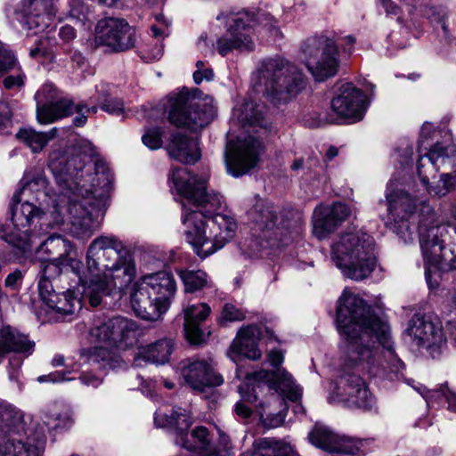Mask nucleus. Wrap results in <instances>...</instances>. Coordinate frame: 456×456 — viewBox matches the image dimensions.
<instances>
[{"instance_id": "f257e3e1", "label": "nucleus", "mask_w": 456, "mask_h": 456, "mask_svg": "<svg viewBox=\"0 0 456 456\" xmlns=\"http://www.w3.org/2000/svg\"><path fill=\"white\" fill-rule=\"evenodd\" d=\"M336 316L345 343L338 395L350 407L370 409L374 399L362 375L399 379L404 363L395 354L389 325L362 297L345 290Z\"/></svg>"}, {"instance_id": "f03ea898", "label": "nucleus", "mask_w": 456, "mask_h": 456, "mask_svg": "<svg viewBox=\"0 0 456 456\" xmlns=\"http://www.w3.org/2000/svg\"><path fill=\"white\" fill-rule=\"evenodd\" d=\"M72 273L89 297L91 305L97 306L102 296L114 289H123L136 274L134 260L127 246L116 236H99L88 246L86 269L79 259L65 256L39 263L37 276L53 280L54 283L66 281Z\"/></svg>"}, {"instance_id": "7ed1b4c3", "label": "nucleus", "mask_w": 456, "mask_h": 456, "mask_svg": "<svg viewBox=\"0 0 456 456\" xmlns=\"http://www.w3.org/2000/svg\"><path fill=\"white\" fill-rule=\"evenodd\" d=\"M172 181L177 193L200 210L183 215L185 240L202 259L223 248L235 235L233 217L221 214L224 197L207 190V179L192 175L185 167L174 168Z\"/></svg>"}, {"instance_id": "20e7f679", "label": "nucleus", "mask_w": 456, "mask_h": 456, "mask_svg": "<svg viewBox=\"0 0 456 456\" xmlns=\"http://www.w3.org/2000/svg\"><path fill=\"white\" fill-rule=\"evenodd\" d=\"M88 151L92 153L90 143ZM86 158L85 151L83 156L52 159L49 164L62 188L61 193L69 198L67 211L72 218V232L80 238L91 236L93 217L106 211L113 180L110 170L102 163H95L92 172Z\"/></svg>"}, {"instance_id": "39448f33", "label": "nucleus", "mask_w": 456, "mask_h": 456, "mask_svg": "<svg viewBox=\"0 0 456 456\" xmlns=\"http://www.w3.org/2000/svg\"><path fill=\"white\" fill-rule=\"evenodd\" d=\"M375 241L362 232H346L331 248V259L342 274L360 281L368 278L377 265Z\"/></svg>"}, {"instance_id": "423d86ee", "label": "nucleus", "mask_w": 456, "mask_h": 456, "mask_svg": "<svg viewBox=\"0 0 456 456\" xmlns=\"http://www.w3.org/2000/svg\"><path fill=\"white\" fill-rule=\"evenodd\" d=\"M12 201L11 224L0 225V237L22 253L30 250L36 244V239L39 237V232L30 229L35 219L38 220L40 230H43V226L53 227L64 221L62 207L59 204L54 206V211L52 213L54 219L53 224H50L46 223L47 214L42 212L34 202L29 201L28 198L21 199V201L12 199Z\"/></svg>"}, {"instance_id": "0eeeda50", "label": "nucleus", "mask_w": 456, "mask_h": 456, "mask_svg": "<svg viewBox=\"0 0 456 456\" xmlns=\"http://www.w3.org/2000/svg\"><path fill=\"white\" fill-rule=\"evenodd\" d=\"M176 293V282L170 273L162 271L144 275L134 283L130 293L136 316L158 321L169 309Z\"/></svg>"}, {"instance_id": "6e6552de", "label": "nucleus", "mask_w": 456, "mask_h": 456, "mask_svg": "<svg viewBox=\"0 0 456 456\" xmlns=\"http://www.w3.org/2000/svg\"><path fill=\"white\" fill-rule=\"evenodd\" d=\"M167 119L176 127L198 131L207 126L216 116V107L210 96L202 97L198 89H183L169 98Z\"/></svg>"}, {"instance_id": "1a4fd4ad", "label": "nucleus", "mask_w": 456, "mask_h": 456, "mask_svg": "<svg viewBox=\"0 0 456 456\" xmlns=\"http://www.w3.org/2000/svg\"><path fill=\"white\" fill-rule=\"evenodd\" d=\"M259 73L261 79H264L265 94L273 104L288 102L305 85L301 70L285 59L265 60Z\"/></svg>"}, {"instance_id": "9d476101", "label": "nucleus", "mask_w": 456, "mask_h": 456, "mask_svg": "<svg viewBox=\"0 0 456 456\" xmlns=\"http://www.w3.org/2000/svg\"><path fill=\"white\" fill-rule=\"evenodd\" d=\"M217 20L225 19L226 32L216 39V50L222 56H225L233 50L253 51L254 42L251 37L252 28L257 21L270 30L276 29L273 16L265 12H258L256 17L248 12L220 13Z\"/></svg>"}, {"instance_id": "9b49d317", "label": "nucleus", "mask_w": 456, "mask_h": 456, "mask_svg": "<svg viewBox=\"0 0 456 456\" xmlns=\"http://www.w3.org/2000/svg\"><path fill=\"white\" fill-rule=\"evenodd\" d=\"M246 380V389L243 386L239 387V392L243 400L250 403L256 402L258 399L256 389L261 388L262 386H267L282 396L281 401L287 398L290 402L296 403L293 407L296 414L305 412L302 404L297 403L302 397V388L295 383L292 376L285 369L278 368L274 371L261 370L248 373Z\"/></svg>"}, {"instance_id": "f8f14e48", "label": "nucleus", "mask_w": 456, "mask_h": 456, "mask_svg": "<svg viewBox=\"0 0 456 456\" xmlns=\"http://www.w3.org/2000/svg\"><path fill=\"white\" fill-rule=\"evenodd\" d=\"M338 40L335 33L327 32L310 37L304 41L301 50L305 65L316 80L323 81L338 73Z\"/></svg>"}, {"instance_id": "ddd939ff", "label": "nucleus", "mask_w": 456, "mask_h": 456, "mask_svg": "<svg viewBox=\"0 0 456 456\" xmlns=\"http://www.w3.org/2000/svg\"><path fill=\"white\" fill-rule=\"evenodd\" d=\"M449 162L450 158L446 148L440 143H436L427 153L419 158L417 171L421 182L428 186L429 179L436 177L439 169ZM455 183L456 175L443 174L436 186L427 188L429 193L443 197L453 189Z\"/></svg>"}, {"instance_id": "4468645a", "label": "nucleus", "mask_w": 456, "mask_h": 456, "mask_svg": "<svg viewBox=\"0 0 456 456\" xmlns=\"http://www.w3.org/2000/svg\"><path fill=\"white\" fill-rule=\"evenodd\" d=\"M95 44L103 45L113 53L125 52L135 46L136 30L124 19L108 17L98 21L95 28Z\"/></svg>"}, {"instance_id": "2eb2a0df", "label": "nucleus", "mask_w": 456, "mask_h": 456, "mask_svg": "<svg viewBox=\"0 0 456 456\" xmlns=\"http://www.w3.org/2000/svg\"><path fill=\"white\" fill-rule=\"evenodd\" d=\"M37 289L41 301L49 310L66 317L77 314L82 309L81 297L73 289L60 286L53 280L37 276Z\"/></svg>"}, {"instance_id": "dca6fc26", "label": "nucleus", "mask_w": 456, "mask_h": 456, "mask_svg": "<svg viewBox=\"0 0 456 456\" xmlns=\"http://www.w3.org/2000/svg\"><path fill=\"white\" fill-rule=\"evenodd\" d=\"M35 343L28 336L9 325L0 328V363L7 354L9 359L8 373L11 380H17L24 358L30 355Z\"/></svg>"}, {"instance_id": "f3484780", "label": "nucleus", "mask_w": 456, "mask_h": 456, "mask_svg": "<svg viewBox=\"0 0 456 456\" xmlns=\"http://www.w3.org/2000/svg\"><path fill=\"white\" fill-rule=\"evenodd\" d=\"M262 150V142L251 135L236 143L229 142L224 152L227 172L234 177L247 174L258 162Z\"/></svg>"}, {"instance_id": "a211bd4d", "label": "nucleus", "mask_w": 456, "mask_h": 456, "mask_svg": "<svg viewBox=\"0 0 456 456\" xmlns=\"http://www.w3.org/2000/svg\"><path fill=\"white\" fill-rule=\"evenodd\" d=\"M37 101V118L41 124L53 123L82 110L83 105L75 103L67 98L56 100V88L53 84H45L35 94Z\"/></svg>"}, {"instance_id": "6ab92c4d", "label": "nucleus", "mask_w": 456, "mask_h": 456, "mask_svg": "<svg viewBox=\"0 0 456 456\" xmlns=\"http://www.w3.org/2000/svg\"><path fill=\"white\" fill-rule=\"evenodd\" d=\"M45 445V428L34 423L27 437H6L0 441V456H41Z\"/></svg>"}, {"instance_id": "aec40b11", "label": "nucleus", "mask_w": 456, "mask_h": 456, "mask_svg": "<svg viewBox=\"0 0 456 456\" xmlns=\"http://www.w3.org/2000/svg\"><path fill=\"white\" fill-rule=\"evenodd\" d=\"M55 15V0H23L20 24L28 35L45 31Z\"/></svg>"}, {"instance_id": "412c9836", "label": "nucleus", "mask_w": 456, "mask_h": 456, "mask_svg": "<svg viewBox=\"0 0 456 456\" xmlns=\"http://www.w3.org/2000/svg\"><path fill=\"white\" fill-rule=\"evenodd\" d=\"M386 200L387 205V219L398 227L409 229V221L414 216L417 200L401 188L395 187L391 180L387 186Z\"/></svg>"}, {"instance_id": "4be33fe9", "label": "nucleus", "mask_w": 456, "mask_h": 456, "mask_svg": "<svg viewBox=\"0 0 456 456\" xmlns=\"http://www.w3.org/2000/svg\"><path fill=\"white\" fill-rule=\"evenodd\" d=\"M406 332L418 346H440L445 341L441 323L421 314H415L411 317Z\"/></svg>"}, {"instance_id": "5701e85b", "label": "nucleus", "mask_w": 456, "mask_h": 456, "mask_svg": "<svg viewBox=\"0 0 456 456\" xmlns=\"http://www.w3.org/2000/svg\"><path fill=\"white\" fill-rule=\"evenodd\" d=\"M364 96L352 84L340 87V93L331 100V110L338 117L356 122L363 118Z\"/></svg>"}, {"instance_id": "b1692460", "label": "nucleus", "mask_w": 456, "mask_h": 456, "mask_svg": "<svg viewBox=\"0 0 456 456\" xmlns=\"http://www.w3.org/2000/svg\"><path fill=\"white\" fill-rule=\"evenodd\" d=\"M351 215L350 208L341 202L330 207H317L314 213L313 231L316 237L323 239L332 232Z\"/></svg>"}, {"instance_id": "393cba45", "label": "nucleus", "mask_w": 456, "mask_h": 456, "mask_svg": "<svg viewBox=\"0 0 456 456\" xmlns=\"http://www.w3.org/2000/svg\"><path fill=\"white\" fill-rule=\"evenodd\" d=\"M182 375L186 383L194 390L204 392L208 387L223 384V377L213 370L207 360H195L184 364Z\"/></svg>"}, {"instance_id": "a878e982", "label": "nucleus", "mask_w": 456, "mask_h": 456, "mask_svg": "<svg viewBox=\"0 0 456 456\" xmlns=\"http://www.w3.org/2000/svg\"><path fill=\"white\" fill-rule=\"evenodd\" d=\"M39 421L26 416L17 407L4 403L0 408V434L7 437H27L34 423Z\"/></svg>"}, {"instance_id": "bb28decb", "label": "nucleus", "mask_w": 456, "mask_h": 456, "mask_svg": "<svg viewBox=\"0 0 456 456\" xmlns=\"http://www.w3.org/2000/svg\"><path fill=\"white\" fill-rule=\"evenodd\" d=\"M261 338V329L256 325H248L241 328L236 338L232 342L228 350V356L234 362L240 356L250 360H257L261 357L258 348V340Z\"/></svg>"}, {"instance_id": "cd10ccee", "label": "nucleus", "mask_w": 456, "mask_h": 456, "mask_svg": "<svg viewBox=\"0 0 456 456\" xmlns=\"http://www.w3.org/2000/svg\"><path fill=\"white\" fill-rule=\"evenodd\" d=\"M311 443L323 451L344 454H354L358 444L346 436H339L326 427L316 426L309 434Z\"/></svg>"}, {"instance_id": "c85d7f7f", "label": "nucleus", "mask_w": 456, "mask_h": 456, "mask_svg": "<svg viewBox=\"0 0 456 456\" xmlns=\"http://www.w3.org/2000/svg\"><path fill=\"white\" fill-rule=\"evenodd\" d=\"M248 221L256 232H269L278 227L280 211L273 203L258 199L252 208L248 211Z\"/></svg>"}, {"instance_id": "c756f323", "label": "nucleus", "mask_w": 456, "mask_h": 456, "mask_svg": "<svg viewBox=\"0 0 456 456\" xmlns=\"http://www.w3.org/2000/svg\"><path fill=\"white\" fill-rule=\"evenodd\" d=\"M167 149L171 158L184 164H194L201 158L199 140L181 133L171 135Z\"/></svg>"}, {"instance_id": "7c9ffc66", "label": "nucleus", "mask_w": 456, "mask_h": 456, "mask_svg": "<svg viewBox=\"0 0 456 456\" xmlns=\"http://www.w3.org/2000/svg\"><path fill=\"white\" fill-rule=\"evenodd\" d=\"M177 444L183 448L195 452L198 456H224L211 445L208 430L202 426L197 427L191 432H186L180 438H175Z\"/></svg>"}, {"instance_id": "2f4dec72", "label": "nucleus", "mask_w": 456, "mask_h": 456, "mask_svg": "<svg viewBox=\"0 0 456 456\" xmlns=\"http://www.w3.org/2000/svg\"><path fill=\"white\" fill-rule=\"evenodd\" d=\"M266 107L251 100H244L233 109V116L238 118L244 128L257 127L267 129L269 122L265 117Z\"/></svg>"}, {"instance_id": "473e14b6", "label": "nucleus", "mask_w": 456, "mask_h": 456, "mask_svg": "<svg viewBox=\"0 0 456 456\" xmlns=\"http://www.w3.org/2000/svg\"><path fill=\"white\" fill-rule=\"evenodd\" d=\"M184 331L188 341L191 344H200L203 338V332L200 327L210 313V307L204 303L191 305L184 308Z\"/></svg>"}, {"instance_id": "72a5a7b5", "label": "nucleus", "mask_w": 456, "mask_h": 456, "mask_svg": "<svg viewBox=\"0 0 456 456\" xmlns=\"http://www.w3.org/2000/svg\"><path fill=\"white\" fill-rule=\"evenodd\" d=\"M17 69L15 75H10L4 77L3 85L5 89L21 88L24 86L25 74L19 66L14 54L4 48L0 42V76Z\"/></svg>"}, {"instance_id": "f704fd0d", "label": "nucleus", "mask_w": 456, "mask_h": 456, "mask_svg": "<svg viewBox=\"0 0 456 456\" xmlns=\"http://www.w3.org/2000/svg\"><path fill=\"white\" fill-rule=\"evenodd\" d=\"M173 349L174 342L171 338H161L141 347L136 358L151 363L164 364L169 360Z\"/></svg>"}, {"instance_id": "c9c22d12", "label": "nucleus", "mask_w": 456, "mask_h": 456, "mask_svg": "<svg viewBox=\"0 0 456 456\" xmlns=\"http://www.w3.org/2000/svg\"><path fill=\"white\" fill-rule=\"evenodd\" d=\"M110 322L113 337L112 346L119 347L122 344H132L137 331L135 322L122 316L110 318Z\"/></svg>"}, {"instance_id": "e433bc0d", "label": "nucleus", "mask_w": 456, "mask_h": 456, "mask_svg": "<svg viewBox=\"0 0 456 456\" xmlns=\"http://www.w3.org/2000/svg\"><path fill=\"white\" fill-rule=\"evenodd\" d=\"M69 243L67 240L62 238L61 235H51L43 242H41L37 248V253L41 255L45 260L39 261L37 265L39 266L40 262L52 261V256L58 255L59 256H65L68 252Z\"/></svg>"}, {"instance_id": "4c0bfd02", "label": "nucleus", "mask_w": 456, "mask_h": 456, "mask_svg": "<svg viewBox=\"0 0 456 456\" xmlns=\"http://www.w3.org/2000/svg\"><path fill=\"white\" fill-rule=\"evenodd\" d=\"M93 102L104 111L110 114H120L124 110V102L121 99L110 97V85L104 82L96 86V94L91 98Z\"/></svg>"}, {"instance_id": "58836bf2", "label": "nucleus", "mask_w": 456, "mask_h": 456, "mask_svg": "<svg viewBox=\"0 0 456 456\" xmlns=\"http://www.w3.org/2000/svg\"><path fill=\"white\" fill-rule=\"evenodd\" d=\"M57 128H53L49 133H38L31 129H20L16 136L23 141L33 151H40L49 140L56 135Z\"/></svg>"}, {"instance_id": "ea45409f", "label": "nucleus", "mask_w": 456, "mask_h": 456, "mask_svg": "<svg viewBox=\"0 0 456 456\" xmlns=\"http://www.w3.org/2000/svg\"><path fill=\"white\" fill-rule=\"evenodd\" d=\"M80 359L83 360L84 363L87 362L90 365L95 366L96 370H104L107 366L109 368H114L113 361L110 357V353L108 349L103 346H94L88 350H83Z\"/></svg>"}, {"instance_id": "a19ab883", "label": "nucleus", "mask_w": 456, "mask_h": 456, "mask_svg": "<svg viewBox=\"0 0 456 456\" xmlns=\"http://www.w3.org/2000/svg\"><path fill=\"white\" fill-rule=\"evenodd\" d=\"M256 449L251 456H290V448L273 438H263L256 442Z\"/></svg>"}, {"instance_id": "79ce46f5", "label": "nucleus", "mask_w": 456, "mask_h": 456, "mask_svg": "<svg viewBox=\"0 0 456 456\" xmlns=\"http://www.w3.org/2000/svg\"><path fill=\"white\" fill-rule=\"evenodd\" d=\"M24 184L19 190V191L15 192L12 196V200L18 201H21V199L28 198L29 201L33 200L31 197L33 194H36V200H38L39 195H45V190L46 188V180L45 177L38 175L30 180L24 179Z\"/></svg>"}, {"instance_id": "37998d69", "label": "nucleus", "mask_w": 456, "mask_h": 456, "mask_svg": "<svg viewBox=\"0 0 456 456\" xmlns=\"http://www.w3.org/2000/svg\"><path fill=\"white\" fill-rule=\"evenodd\" d=\"M39 420L40 426L45 428V438L46 432L52 430H63L69 428L73 423L72 418L69 412L62 413H45Z\"/></svg>"}, {"instance_id": "c03bdc74", "label": "nucleus", "mask_w": 456, "mask_h": 456, "mask_svg": "<svg viewBox=\"0 0 456 456\" xmlns=\"http://www.w3.org/2000/svg\"><path fill=\"white\" fill-rule=\"evenodd\" d=\"M166 422L162 424L165 427L174 428L175 430V438H180L184 436L188 431L191 422V417L185 410L179 408L178 410H172L169 415L165 414Z\"/></svg>"}, {"instance_id": "a18cd8bd", "label": "nucleus", "mask_w": 456, "mask_h": 456, "mask_svg": "<svg viewBox=\"0 0 456 456\" xmlns=\"http://www.w3.org/2000/svg\"><path fill=\"white\" fill-rule=\"evenodd\" d=\"M186 292L201 289L208 283L207 273L202 270H180L178 273Z\"/></svg>"}, {"instance_id": "49530a36", "label": "nucleus", "mask_w": 456, "mask_h": 456, "mask_svg": "<svg viewBox=\"0 0 456 456\" xmlns=\"http://www.w3.org/2000/svg\"><path fill=\"white\" fill-rule=\"evenodd\" d=\"M418 391L425 398L428 405L434 403V400L443 396L448 403V409L456 412V393L449 389L446 384L438 390H427L426 387L422 389L419 387Z\"/></svg>"}, {"instance_id": "de8ad7c7", "label": "nucleus", "mask_w": 456, "mask_h": 456, "mask_svg": "<svg viewBox=\"0 0 456 456\" xmlns=\"http://www.w3.org/2000/svg\"><path fill=\"white\" fill-rule=\"evenodd\" d=\"M90 337L94 342L105 343L112 346L113 337L110 319L95 323L90 330Z\"/></svg>"}, {"instance_id": "09e8293b", "label": "nucleus", "mask_w": 456, "mask_h": 456, "mask_svg": "<svg viewBox=\"0 0 456 456\" xmlns=\"http://www.w3.org/2000/svg\"><path fill=\"white\" fill-rule=\"evenodd\" d=\"M162 134L163 132L159 127L149 128L142 135V141L151 150H157L162 147Z\"/></svg>"}, {"instance_id": "8fccbe9b", "label": "nucleus", "mask_w": 456, "mask_h": 456, "mask_svg": "<svg viewBox=\"0 0 456 456\" xmlns=\"http://www.w3.org/2000/svg\"><path fill=\"white\" fill-rule=\"evenodd\" d=\"M69 15L79 21H86L91 20V14L88 6H86L82 0H70Z\"/></svg>"}, {"instance_id": "3c124183", "label": "nucleus", "mask_w": 456, "mask_h": 456, "mask_svg": "<svg viewBox=\"0 0 456 456\" xmlns=\"http://www.w3.org/2000/svg\"><path fill=\"white\" fill-rule=\"evenodd\" d=\"M259 407L262 410H259L260 419L262 420L264 426L267 428H273L281 425L284 421V414L282 411H280L274 414H269L264 409V404L260 403Z\"/></svg>"}, {"instance_id": "603ef678", "label": "nucleus", "mask_w": 456, "mask_h": 456, "mask_svg": "<svg viewBox=\"0 0 456 456\" xmlns=\"http://www.w3.org/2000/svg\"><path fill=\"white\" fill-rule=\"evenodd\" d=\"M222 317L228 322L242 321L245 318L244 313L232 304H226L222 311Z\"/></svg>"}, {"instance_id": "864d4df0", "label": "nucleus", "mask_w": 456, "mask_h": 456, "mask_svg": "<svg viewBox=\"0 0 456 456\" xmlns=\"http://www.w3.org/2000/svg\"><path fill=\"white\" fill-rule=\"evenodd\" d=\"M336 37L338 40V48L340 47L342 52L346 55H351L354 50V45L356 39L354 36H346L344 37H340L336 34Z\"/></svg>"}, {"instance_id": "5fc2aeb1", "label": "nucleus", "mask_w": 456, "mask_h": 456, "mask_svg": "<svg viewBox=\"0 0 456 456\" xmlns=\"http://www.w3.org/2000/svg\"><path fill=\"white\" fill-rule=\"evenodd\" d=\"M79 379L84 385L93 387H99L102 382V377L100 374H94L91 371H84Z\"/></svg>"}, {"instance_id": "6e6d98bb", "label": "nucleus", "mask_w": 456, "mask_h": 456, "mask_svg": "<svg viewBox=\"0 0 456 456\" xmlns=\"http://www.w3.org/2000/svg\"><path fill=\"white\" fill-rule=\"evenodd\" d=\"M23 280V273L20 270H15L14 272L9 273L4 281V285L7 288L12 289H15L21 283Z\"/></svg>"}, {"instance_id": "4d7b16f0", "label": "nucleus", "mask_w": 456, "mask_h": 456, "mask_svg": "<svg viewBox=\"0 0 456 456\" xmlns=\"http://www.w3.org/2000/svg\"><path fill=\"white\" fill-rule=\"evenodd\" d=\"M71 379L65 377V372L63 371H54L52 373H49L47 375H42L37 378V380L40 383L43 382H61L64 380H70Z\"/></svg>"}, {"instance_id": "13d9d810", "label": "nucleus", "mask_w": 456, "mask_h": 456, "mask_svg": "<svg viewBox=\"0 0 456 456\" xmlns=\"http://www.w3.org/2000/svg\"><path fill=\"white\" fill-rule=\"evenodd\" d=\"M214 77V72L210 68H205L202 70H195L193 80L196 84H200L203 80L210 81Z\"/></svg>"}, {"instance_id": "bf43d9fd", "label": "nucleus", "mask_w": 456, "mask_h": 456, "mask_svg": "<svg viewBox=\"0 0 456 456\" xmlns=\"http://www.w3.org/2000/svg\"><path fill=\"white\" fill-rule=\"evenodd\" d=\"M234 412L237 417L247 420L252 415V410L242 402H238L234 407Z\"/></svg>"}, {"instance_id": "052dcab7", "label": "nucleus", "mask_w": 456, "mask_h": 456, "mask_svg": "<svg viewBox=\"0 0 456 456\" xmlns=\"http://www.w3.org/2000/svg\"><path fill=\"white\" fill-rule=\"evenodd\" d=\"M59 37L64 42H69L76 37V30L70 25H64L60 28Z\"/></svg>"}, {"instance_id": "680f3d73", "label": "nucleus", "mask_w": 456, "mask_h": 456, "mask_svg": "<svg viewBox=\"0 0 456 456\" xmlns=\"http://www.w3.org/2000/svg\"><path fill=\"white\" fill-rule=\"evenodd\" d=\"M268 361L270 364L273 367L280 366L284 360V355L280 350H272L268 353Z\"/></svg>"}, {"instance_id": "e2e57ef3", "label": "nucleus", "mask_w": 456, "mask_h": 456, "mask_svg": "<svg viewBox=\"0 0 456 456\" xmlns=\"http://www.w3.org/2000/svg\"><path fill=\"white\" fill-rule=\"evenodd\" d=\"M383 8L387 14L395 15L398 13L399 7L395 4L391 0H380Z\"/></svg>"}, {"instance_id": "0e129e2a", "label": "nucleus", "mask_w": 456, "mask_h": 456, "mask_svg": "<svg viewBox=\"0 0 456 456\" xmlns=\"http://www.w3.org/2000/svg\"><path fill=\"white\" fill-rule=\"evenodd\" d=\"M445 330L456 342V319H449L445 322Z\"/></svg>"}, {"instance_id": "69168bd1", "label": "nucleus", "mask_w": 456, "mask_h": 456, "mask_svg": "<svg viewBox=\"0 0 456 456\" xmlns=\"http://www.w3.org/2000/svg\"><path fill=\"white\" fill-rule=\"evenodd\" d=\"M74 112H77V110H75ZM81 111L78 112V116H77L74 119H73V123L76 126H83L86 121H87V117L84 114H80Z\"/></svg>"}, {"instance_id": "338daca9", "label": "nucleus", "mask_w": 456, "mask_h": 456, "mask_svg": "<svg viewBox=\"0 0 456 456\" xmlns=\"http://www.w3.org/2000/svg\"><path fill=\"white\" fill-rule=\"evenodd\" d=\"M71 60L73 62H76L77 65L80 66L84 63L85 58L80 53L74 52L73 55L71 56Z\"/></svg>"}, {"instance_id": "774afa93", "label": "nucleus", "mask_w": 456, "mask_h": 456, "mask_svg": "<svg viewBox=\"0 0 456 456\" xmlns=\"http://www.w3.org/2000/svg\"><path fill=\"white\" fill-rule=\"evenodd\" d=\"M338 148L334 147V146H331L329 148V150L327 151V153H326V157L329 160H331L332 159H334L336 156H338Z\"/></svg>"}]
</instances>
